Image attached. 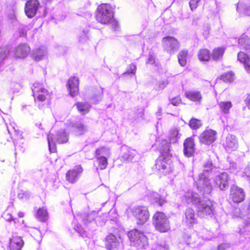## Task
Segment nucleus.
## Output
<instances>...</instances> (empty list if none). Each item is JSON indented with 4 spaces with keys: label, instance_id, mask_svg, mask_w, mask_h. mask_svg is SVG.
Here are the masks:
<instances>
[{
    "label": "nucleus",
    "instance_id": "1a4fd4ad",
    "mask_svg": "<svg viewBox=\"0 0 250 250\" xmlns=\"http://www.w3.org/2000/svg\"><path fill=\"white\" fill-rule=\"evenodd\" d=\"M197 188L204 194H209L212 190V186L206 175L201 173L195 180Z\"/></svg>",
    "mask_w": 250,
    "mask_h": 250
},
{
    "label": "nucleus",
    "instance_id": "5701e85b",
    "mask_svg": "<svg viewBox=\"0 0 250 250\" xmlns=\"http://www.w3.org/2000/svg\"><path fill=\"white\" fill-rule=\"evenodd\" d=\"M237 11L245 15L250 16V5L245 0H240L237 5Z\"/></svg>",
    "mask_w": 250,
    "mask_h": 250
},
{
    "label": "nucleus",
    "instance_id": "5fc2aeb1",
    "mask_svg": "<svg viewBox=\"0 0 250 250\" xmlns=\"http://www.w3.org/2000/svg\"><path fill=\"white\" fill-rule=\"evenodd\" d=\"M30 196V194L26 191H21L18 194V197L21 199L27 198Z\"/></svg>",
    "mask_w": 250,
    "mask_h": 250
},
{
    "label": "nucleus",
    "instance_id": "ea45409f",
    "mask_svg": "<svg viewBox=\"0 0 250 250\" xmlns=\"http://www.w3.org/2000/svg\"><path fill=\"white\" fill-rule=\"evenodd\" d=\"M137 152L134 150H129L127 152L125 153L122 158L124 160L130 161H132L134 157V156L136 155Z\"/></svg>",
    "mask_w": 250,
    "mask_h": 250
},
{
    "label": "nucleus",
    "instance_id": "c85d7f7f",
    "mask_svg": "<svg viewBox=\"0 0 250 250\" xmlns=\"http://www.w3.org/2000/svg\"><path fill=\"white\" fill-rule=\"evenodd\" d=\"M76 106L78 111L82 115L87 114L91 108V105L87 103L78 102L76 104Z\"/></svg>",
    "mask_w": 250,
    "mask_h": 250
},
{
    "label": "nucleus",
    "instance_id": "58836bf2",
    "mask_svg": "<svg viewBox=\"0 0 250 250\" xmlns=\"http://www.w3.org/2000/svg\"><path fill=\"white\" fill-rule=\"evenodd\" d=\"M229 170L231 172L237 173L240 169V166L236 163L231 160H229Z\"/></svg>",
    "mask_w": 250,
    "mask_h": 250
},
{
    "label": "nucleus",
    "instance_id": "f704fd0d",
    "mask_svg": "<svg viewBox=\"0 0 250 250\" xmlns=\"http://www.w3.org/2000/svg\"><path fill=\"white\" fill-rule=\"evenodd\" d=\"M38 219L41 221L44 222L48 218V213L46 208H39L37 214Z\"/></svg>",
    "mask_w": 250,
    "mask_h": 250
},
{
    "label": "nucleus",
    "instance_id": "680f3d73",
    "mask_svg": "<svg viewBox=\"0 0 250 250\" xmlns=\"http://www.w3.org/2000/svg\"><path fill=\"white\" fill-rule=\"evenodd\" d=\"M234 215L236 216V217H243L242 213H239L238 215Z\"/></svg>",
    "mask_w": 250,
    "mask_h": 250
},
{
    "label": "nucleus",
    "instance_id": "f03ea898",
    "mask_svg": "<svg viewBox=\"0 0 250 250\" xmlns=\"http://www.w3.org/2000/svg\"><path fill=\"white\" fill-rule=\"evenodd\" d=\"M97 21L102 24H106L112 21L113 11L112 7L107 3H102L97 7L96 14Z\"/></svg>",
    "mask_w": 250,
    "mask_h": 250
},
{
    "label": "nucleus",
    "instance_id": "f257e3e1",
    "mask_svg": "<svg viewBox=\"0 0 250 250\" xmlns=\"http://www.w3.org/2000/svg\"><path fill=\"white\" fill-rule=\"evenodd\" d=\"M183 200L187 203H192L197 206V214L201 218L211 216L214 212V208L210 200H201L197 193L188 191L183 197Z\"/></svg>",
    "mask_w": 250,
    "mask_h": 250
},
{
    "label": "nucleus",
    "instance_id": "bb28decb",
    "mask_svg": "<svg viewBox=\"0 0 250 250\" xmlns=\"http://www.w3.org/2000/svg\"><path fill=\"white\" fill-rule=\"evenodd\" d=\"M225 51V48L223 47H219L215 48L211 54V57L214 61H219L221 60Z\"/></svg>",
    "mask_w": 250,
    "mask_h": 250
},
{
    "label": "nucleus",
    "instance_id": "4c0bfd02",
    "mask_svg": "<svg viewBox=\"0 0 250 250\" xmlns=\"http://www.w3.org/2000/svg\"><path fill=\"white\" fill-rule=\"evenodd\" d=\"M202 123L199 120L192 118L191 119L189 123L190 127L194 129H197L202 126Z\"/></svg>",
    "mask_w": 250,
    "mask_h": 250
},
{
    "label": "nucleus",
    "instance_id": "423d86ee",
    "mask_svg": "<svg viewBox=\"0 0 250 250\" xmlns=\"http://www.w3.org/2000/svg\"><path fill=\"white\" fill-rule=\"evenodd\" d=\"M155 166L159 172L164 175L169 173L173 169L171 160L164 156H160L156 160Z\"/></svg>",
    "mask_w": 250,
    "mask_h": 250
},
{
    "label": "nucleus",
    "instance_id": "2eb2a0df",
    "mask_svg": "<svg viewBox=\"0 0 250 250\" xmlns=\"http://www.w3.org/2000/svg\"><path fill=\"white\" fill-rule=\"evenodd\" d=\"M38 0H29L26 3L25 12L29 18L33 17L37 13L39 6Z\"/></svg>",
    "mask_w": 250,
    "mask_h": 250
},
{
    "label": "nucleus",
    "instance_id": "473e14b6",
    "mask_svg": "<svg viewBox=\"0 0 250 250\" xmlns=\"http://www.w3.org/2000/svg\"><path fill=\"white\" fill-rule=\"evenodd\" d=\"M179 130L177 128H171L169 133V138L170 143H176L178 139L180 138L181 134L179 133Z\"/></svg>",
    "mask_w": 250,
    "mask_h": 250
},
{
    "label": "nucleus",
    "instance_id": "cd10ccee",
    "mask_svg": "<svg viewBox=\"0 0 250 250\" xmlns=\"http://www.w3.org/2000/svg\"><path fill=\"white\" fill-rule=\"evenodd\" d=\"M220 111L224 114H228L229 109L231 108L232 104L230 101H222L218 103Z\"/></svg>",
    "mask_w": 250,
    "mask_h": 250
},
{
    "label": "nucleus",
    "instance_id": "c9c22d12",
    "mask_svg": "<svg viewBox=\"0 0 250 250\" xmlns=\"http://www.w3.org/2000/svg\"><path fill=\"white\" fill-rule=\"evenodd\" d=\"M151 199L155 203H157L160 206H163L165 200L162 198L157 192H152L151 195Z\"/></svg>",
    "mask_w": 250,
    "mask_h": 250
},
{
    "label": "nucleus",
    "instance_id": "338daca9",
    "mask_svg": "<svg viewBox=\"0 0 250 250\" xmlns=\"http://www.w3.org/2000/svg\"><path fill=\"white\" fill-rule=\"evenodd\" d=\"M7 129H8V131L9 132H10V130H9V127H7Z\"/></svg>",
    "mask_w": 250,
    "mask_h": 250
},
{
    "label": "nucleus",
    "instance_id": "7ed1b4c3",
    "mask_svg": "<svg viewBox=\"0 0 250 250\" xmlns=\"http://www.w3.org/2000/svg\"><path fill=\"white\" fill-rule=\"evenodd\" d=\"M32 89L35 103L38 104L39 107L41 108L42 106L39 103L49 99L51 96L50 93L48 90L45 88L43 84L39 82L35 83L33 84Z\"/></svg>",
    "mask_w": 250,
    "mask_h": 250
},
{
    "label": "nucleus",
    "instance_id": "603ef678",
    "mask_svg": "<svg viewBox=\"0 0 250 250\" xmlns=\"http://www.w3.org/2000/svg\"><path fill=\"white\" fill-rule=\"evenodd\" d=\"M170 103L175 106H178L181 103V99L180 96H177L170 100Z\"/></svg>",
    "mask_w": 250,
    "mask_h": 250
},
{
    "label": "nucleus",
    "instance_id": "9d476101",
    "mask_svg": "<svg viewBox=\"0 0 250 250\" xmlns=\"http://www.w3.org/2000/svg\"><path fill=\"white\" fill-rule=\"evenodd\" d=\"M162 42L165 49L170 54L176 52L180 46L177 40L173 37H165L163 39Z\"/></svg>",
    "mask_w": 250,
    "mask_h": 250
},
{
    "label": "nucleus",
    "instance_id": "09e8293b",
    "mask_svg": "<svg viewBox=\"0 0 250 250\" xmlns=\"http://www.w3.org/2000/svg\"><path fill=\"white\" fill-rule=\"evenodd\" d=\"M204 169L203 171V172L202 173H204L205 175H206V173L209 172V171L213 169V165L211 162L208 161L207 162L205 165H204Z\"/></svg>",
    "mask_w": 250,
    "mask_h": 250
},
{
    "label": "nucleus",
    "instance_id": "6e6552de",
    "mask_svg": "<svg viewBox=\"0 0 250 250\" xmlns=\"http://www.w3.org/2000/svg\"><path fill=\"white\" fill-rule=\"evenodd\" d=\"M132 214L136 218L138 224H144L148 219L149 214L147 208L143 206H137L132 209Z\"/></svg>",
    "mask_w": 250,
    "mask_h": 250
},
{
    "label": "nucleus",
    "instance_id": "49530a36",
    "mask_svg": "<svg viewBox=\"0 0 250 250\" xmlns=\"http://www.w3.org/2000/svg\"><path fill=\"white\" fill-rule=\"evenodd\" d=\"M4 219L7 221V222H11L13 221L14 225L16 227H18V226L17 225V223L18 222V220L16 218H14L11 214L10 213H5L4 215Z\"/></svg>",
    "mask_w": 250,
    "mask_h": 250
},
{
    "label": "nucleus",
    "instance_id": "052dcab7",
    "mask_svg": "<svg viewBox=\"0 0 250 250\" xmlns=\"http://www.w3.org/2000/svg\"><path fill=\"white\" fill-rule=\"evenodd\" d=\"M18 216L19 217L22 218V217H23L24 216V214L22 212H19L18 213Z\"/></svg>",
    "mask_w": 250,
    "mask_h": 250
},
{
    "label": "nucleus",
    "instance_id": "864d4df0",
    "mask_svg": "<svg viewBox=\"0 0 250 250\" xmlns=\"http://www.w3.org/2000/svg\"><path fill=\"white\" fill-rule=\"evenodd\" d=\"M74 229L76 231L79 233L83 237L87 236V235L85 233V231L83 230L81 226H77V227H75Z\"/></svg>",
    "mask_w": 250,
    "mask_h": 250
},
{
    "label": "nucleus",
    "instance_id": "a18cd8bd",
    "mask_svg": "<svg viewBox=\"0 0 250 250\" xmlns=\"http://www.w3.org/2000/svg\"><path fill=\"white\" fill-rule=\"evenodd\" d=\"M168 84L167 80H163L158 82L156 89L157 90H161L163 89Z\"/></svg>",
    "mask_w": 250,
    "mask_h": 250
},
{
    "label": "nucleus",
    "instance_id": "e2e57ef3",
    "mask_svg": "<svg viewBox=\"0 0 250 250\" xmlns=\"http://www.w3.org/2000/svg\"><path fill=\"white\" fill-rule=\"evenodd\" d=\"M238 212H239V209H238V208L235 209V213H238Z\"/></svg>",
    "mask_w": 250,
    "mask_h": 250
},
{
    "label": "nucleus",
    "instance_id": "412c9836",
    "mask_svg": "<svg viewBox=\"0 0 250 250\" xmlns=\"http://www.w3.org/2000/svg\"><path fill=\"white\" fill-rule=\"evenodd\" d=\"M184 147L185 155L188 157L192 156L195 151L193 139L191 138L187 139L184 144Z\"/></svg>",
    "mask_w": 250,
    "mask_h": 250
},
{
    "label": "nucleus",
    "instance_id": "bf43d9fd",
    "mask_svg": "<svg viewBox=\"0 0 250 250\" xmlns=\"http://www.w3.org/2000/svg\"><path fill=\"white\" fill-rule=\"evenodd\" d=\"M246 102L248 108L250 109V94L247 96Z\"/></svg>",
    "mask_w": 250,
    "mask_h": 250
},
{
    "label": "nucleus",
    "instance_id": "c03bdc74",
    "mask_svg": "<svg viewBox=\"0 0 250 250\" xmlns=\"http://www.w3.org/2000/svg\"><path fill=\"white\" fill-rule=\"evenodd\" d=\"M96 154L97 156L100 155H108L109 154V150L108 148H106L104 147H101L99 148H98L96 150Z\"/></svg>",
    "mask_w": 250,
    "mask_h": 250
},
{
    "label": "nucleus",
    "instance_id": "39448f33",
    "mask_svg": "<svg viewBox=\"0 0 250 250\" xmlns=\"http://www.w3.org/2000/svg\"><path fill=\"white\" fill-rule=\"evenodd\" d=\"M153 224L160 232H165L170 229L169 222L167 217L162 212H157L153 217Z\"/></svg>",
    "mask_w": 250,
    "mask_h": 250
},
{
    "label": "nucleus",
    "instance_id": "69168bd1",
    "mask_svg": "<svg viewBox=\"0 0 250 250\" xmlns=\"http://www.w3.org/2000/svg\"><path fill=\"white\" fill-rule=\"evenodd\" d=\"M13 129L14 130V131H15V132L16 131V129H15V127H13Z\"/></svg>",
    "mask_w": 250,
    "mask_h": 250
},
{
    "label": "nucleus",
    "instance_id": "aec40b11",
    "mask_svg": "<svg viewBox=\"0 0 250 250\" xmlns=\"http://www.w3.org/2000/svg\"><path fill=\"white\" fill-rule=\"evenodd\" d=\"M24 245V241L21 237L13 236L10 240L9 248L10 250H21Z\"/></svg>",
    "mask_w": 250,
    "mask_h": 250
},
{
    "label": "nucleus",
    "instance_id": "7c9ffc66",
    "mask_svg": "<svg viewBox=\"0 0 250 250\" xmlns=\"http://www.w3.org/2000/svg\"><path fill=\"white\" fill-rule=\"evenodd\" d=\"M185 95L189 100L194 102H200L202 99L201 94L197 91H187Z\"/></svg>",
    "mask_w": 250,
    "mask_h": 250
},
{
    "label": "nucleus",
    "instance_id": "c756f323",
    "mask_svg": "<svg viewBox=\"0 0 250 250\" xmlns=\"http://www.w3.org/2000/svg\"><path fill=\"white\" fill-rule=\"evenodd\" d=\"M73 130L76 135H82L87 131V128L83 123L77 122L73 125Z\"/></svg>",
    "mask_w": 250,
    "mask_h": 250
},
{
    "label": "nucleus",
    "instance_id": "de8ad7c7",
    "mask_svg": "<svg viewBox=\"0 0 250 250\" xmlns=\"http://www.w3.org/2000/svg\"><path fill=\"white\" fill-rule=\"evenodd\" d=\"M9 54V51L7 48L2 47L0 48V60H3L6 58Z\"/></svg>",
    "mask_w": 250,
    "mask_h": 250
},
{
    "label": "nucleus",
    "instance_id": "9b49d317",
    "mask_svg": "<svg viewBox=\"0 0 250 250\" xmlns=\"http://www.w3.org/2000/svg\"><path fill=\"white\" fill-rule=\"evenodd\" d=\"M245 197L244 190L236 185L231 186L230 189L229 198L234 203H239L242 202Z\"/></svg>",
    "mask_w": 250,
    "mask_h": 250
},
{
    "label": "nucleus",
    "instance_id": "6e6d98bb",
    "mask_svg": "<svg viewBox=\"0 0 250 250\" xmlns=\"http://www.w3.org/2000/svg\"><path fill=\"white\" fill-rule=\"evenodd\" d=\"M243 176H246L248 178V179L250 182V164L249 166L245 169V171L244 172V175H242Z\"/></svg>",
    "mask_w": 250,
    "mask_h": 250
},
{
    "label": "nucleus",
    "instance_id": "f8f14e48",
    "mask_svg": "<svg viewBox=\"0 0 250 250\" xmlns=\"http://www.w3.org/2000/svg\"><path fill=\"white\" fill-rule=\"evenodd\" d=\"M216 132L212 129H207L202 133L199 136L201 143L209 145L212 143L216 139Z\"/></svg>",
    "mask_w": 250,
    "mask_h": 250
},
{
    "label": "nucleus",
    "instance_id": "774afa93",
    "mask_svg": "<svg viewBox=\"0 0 250 250\" xmlns=\"http://www.w3.org/2000/svg\"><path fill=\"white\" fill-rule=\"evenodd\" d=\"M159 110H160V111H161V108H159Z\"/></svg>",
    "mask_w": 250,
    "mask_h": 250
},
{
    "label": "nucleus",
    "instance_id": "20e7f679",
    "mask_svg": "<svg viewBox=\"0 0 250 250\" xmlns=\"http://www.w3.org/2000/svg\"><path fill=\"white\" fill-rule=\"evenodd\" d=\"M128 237L132 245L140 248L146 249L148 245V240L144 233L137 229L129 231Z\"/></svg>",
    "mask_w": 250,
    "mask_h": 250
},
{
    "label": "nucleus",
    "instance_id": "4468645a",
    "mask_svg": "<svg viewBox=\"0 0 250 250\" xmlns=\"http://www.w3.org/2000/svg\"><path fill=\"white\" fill-rule=\"evenodd\" d=\"M223 145L226 151L229 152L236 150L239 146L237 139L232 135H229L226 137Z\"/></svg>",
    "mask_w": 250,
    "mask_h": 250
},
{
    "label": "nucleus",
    "instance_id": "3c124183",
    "mask_svg": "<svg viewBox=\"0 0 250 250\" xmlns=\"http://www.w3.org/2000/svg\"><path fill=\"white\" fill-rule=\"evenodd\" d=\"M200 1V0H190L189 1V6L192 11L196 9Z\"/></svg>",
    "mask_w": 250,
    "mask_h": 250
},
{
    "label": "nucleus",
    "instance_id": "a211bd4d",
    "mask_svg": "<svg viewBox=\"0 0 250 250\" xmlns=\"http://www.w3.org/2000/svg\"><path fill=\"white\" fill-rule=\"evenodd\" d=\"M122 242L121 238H117L114 235L110 234L105 239V247L109 250H114L119 247Z\"/></svg>",
    "mask_w": 250,
    "mask_h": 250
},
{
    "label": "nucleus",
    "instance_id": "6ab92c4d",
    "mask_svg": "<svg viewBox=\"0 0 250 250\" xmlns=\"http://www.w3.org/2000/svg\"><path fill=\"white\" fill-rule=\"evenodd\" d=\"M48 52L45 46H41L32 52V57L36 61H40L47 57Z\"/></svg>",
    "mask_w": 250,
    "mask_h": 250
},
{
    "label": "nucleus",
    "instance_id": "b1692460",
    "mask_svg": "<svg viewBox=\"0 0 250 250\" xmlns=\"http://www.w3.org/2000/svg\"><path fill=\"white\" fill-rule=\"evenodd\" d=\"M238 60L244 64V68L247 73H250V57L243 52H240L237 55Z\"/></svg>",
    "mask_w": 250,
    "mask_h": 250
},
{
    "label": "nucleus",
    "instance_id": "0eeeda50",
    "mask_svg": "<svg viewBox=\"0 0 250 250\" xmlns=\"http://www.w3.org/2000/svg\"><path fill=\"white\" fill-rule=\"evenodd\" d=\"M56 139V142L59 144L66 143L68 140V135L66 133L64 130H61L59 131L56 136H54L52 134L47 136L49 149L51 152H55L56 151V145L54 144V140Z\"/></svg>",
    "mask_w": 250,
    "mask_h": 250
},
{
    "label": "nucleus",
    "instance_id": "79ce46f5",
    "mask_svg": "<svg viewBox=\"0 0 250 250\" xmlns=\"http://www.w3.org/2000/svg\"><path fill=\"white\" fill-rule=\"evenodd\" d=\"M88 29L84 30L79 34V42L82 43L85 42L88 40Z\"/></svg>",
    "mask_w": 250,
    "mask_h": 250
},
{
    "label": "nucleus",
    "instance_id": "4be33fe9",
    "mask_svg": "<svg viewBox=\"0 0 250 250\" xmlns=\"http://www.w3.org/2000/svg\"><path fill=\"white\" fill-rule=\"evenodd\" d=\"M30 50V47L27 45V44H19L15 49V56L19 58H24L27 56Z\"/></svg>",
    "mask_w": 250,
    "mask_h": 250
},
{
    "label": "nucleus",
    "instance_id": "13d9d810",
    "mask_svg": "<svg viewBox=\"0 0 250 250\" xmlns=\"http://www.w3.org/2000/svg\"><path fill=\"white\" fill-rule=\"evenodd\" d=\"M136 71V66L134 64H131L129 66V69L128 70V73L135 74Z\"/></svg>",
    "mask_w": 250,
    "mask_h": 250
},
{
    "label": "nucleus",
    "instance_id": "393cba45",
    "mask_svg": "<svg viewBox=\"0 0 250 250\" xmlns=\"http://www.w3.org/2000/svg\"><path fill=\"white\" fill-rule=\"evenodd\" d=\"M185 221L188 225H192L196 223L197 220L194 210L191 208L186 209L185 213Z\"/></svg>",
    "mask_w": 250,
    "mask_h": 250
},
{
    "label": "nucleus",
    "instance_id": "72a5a7b5",
    "mask_svg": "<svg viewBox=\"0 0 250 250\" xmlns=\"http://www.w3.org/2000/svg\"><path fill=\"white\" fill-rule=\"evenodd\" d=\"M188 54V52L186 50H183L178 54V61L181 66H185L187 64V58Z\"/></svg>",
    "mask_w": 250,
    "mask_h": 250
},
{
    "label": "nucleus",
    "instance_id": "a19ab883",
    "mask_svg": "<svg viewBox=\"0 0 250 250\" xmlns=\"http://www.w3.org/2000/svg\"><path fill=\"white\" fill-rule=\"evenodd\" d=\"M160 151L162 153H167L170 150V144L166 141H163L161 143Z\"/></svg>",
    "mask_w": 250,
    "mask_h": 250
},
{
    "label": "nucleus",
    "instance_id": "37998d69",
    "mask_svg": "<svg viewBox=\"0 0 250 250\" xmlns=\"http://www.w3.org/2000/svg\"><path fill=\"white\" fill-rule=\"evenodd\" d=\"M222 77L224 81L230 83L234 80V74L232 72H229L222 75Z\"/></svg>",
    "mask_w": 250,
    "mask_h": 250
},
{
    "label": "nucleus",
    "instance_id": "0e129e2a",
    "mask_svg": "<svg viewBox=\"0 0 250 250\" xmlns=\"http://www.w3.org/2000/svg\"><path fill=\"white\" fill-rule=\"evenodd\" d=\"M247 224L250 225V217L249 218V219L247 221Z\"/></svg>",
    "mask_w": 250,
    "mask_h": 250
},
{
    "label": "nucleus",
    "instance_id": "4d7b16f0",
    "mask_svg": "<svg viewBox=\"0 0 250 250\" xmlns=\"http://www.w3.org/2000/svg\"><path fill=\"white\" fill-rule=\"evenodd\" d=\"M155 56L153 54H150L148 58L147 61H146V63H149L150 64H153L155 63Z\"/></svg>",
    "mask_w": 250,
    "mask_h": 250
},
{
    "label": "nucleus",
    "instance_id": "e433bc0d",
    "mask_svg": "<svg viewBox=\"0 0 250 250\" xmlns=\"http://www.w3.org/2000/svg\"><path fill=\"white\" fill-rule=\"evenodd\" d=\"M97 163L99 165V167L101 169H104L107 166V158L104 156H99L97 158Z\"/></svg>",
    "mask_w": 250,
    "mask_h": 250
},
{
    "label": "nucleus",
    "instance_id": "a878e982",
    "mask_svg": "<svg viewBox=\"0 0 250 250\" xmlns=\"http://www.w3.org/2000/svg\"><path fill=\"white\" fill-rule=\"evenodd\" d=\"M238 45L241 49L250 50V39L247 35H242L238 40Z\"/></svg>",
    "mask_w": 250,
    "mask_h": 250
},
{
    "label": "nucleus",
    "instance_id": "dca6fc26",
    "mask_svg": "<svg viewBox=\"0 0 250 250\" xmlns=\"http://www.w3.org/2000/svg\"><path fill=\"white\" fill-rule=\"evenodd\" d=\"M83 172L81 166H77L73 169L68 171L66 174V180L71 183H74L77 181L80 174Z\"/></svg>",
    "mask_w": 250,
    "mask_h": 250
},
{
    "label": "nucleus",
    "instance_id": "f3484780",
    "mask_svg": "<svg viewBox=\"0 0 250 250\" xmlns=\"http://www.w3.org/2000/svg\"><path fill=\"white\" fill-rule=\"evenodd\" d=\"M79 80L76 77H70L67 83L68 90L72 97L76 96L79 91Z\"/></svg>",
    "mask_w": 250,
    "mask_h": 250
},
{
    "label": "nucleus",
    "instance_id": "2f4dec72",
    "mask_svg": "<svg viewBox=\"0 0 250 250\" xmlns=\"http://www.w3.org/2000/svg\"><path fill=\"white\" fill-rule=\"evenodd\" d=\"M198 57L201 62H208L211 57V54L207 49H202L199 51Z\"/></svg>",
    "mask_w": 250,
    "mask_h": 250
},
{
    "label": "nucleus",
    "instance_id": "ddd939ff",
    "mask_svg": "<svg viewBox=\"0 0 250 250\" xmlns=\"http://www.w3.org/2000/svg\"><path fill=\"white\" fill-rule=\"evenodd\" d=\"M229 180V175L227 172L221 173L214 179L215 184L221 190H225L228 188Z\"/></svg>",
    "mask_w": 250,
    "mask_h": 250
},
{
    "label": "nucleus",
    "instance_id": "8fccbe9b",
    "mask_svg": "<svg viewBox=\"0 0 250 250\" xmlns=\"http://www.w3.org/2000/svg\"><path fill=\"white\" fill-rule=\"evenodd\" d=\"M9 87L13 92H18L20 89V85L19 83L15 82H11L9 83Z\"/></svg>",
    "mask_w": 250,
    "mask_h": 250
}]
</instances>
